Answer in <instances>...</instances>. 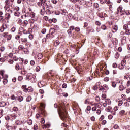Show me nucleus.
Wrapping results in <instances>:
<instances>
[{"label": "nucleus", "mask_w": 130, "mask_h": 130, "mask_svg": "<svg viewBox=\"0 0 130 130\" xmlns=\"http://www.w3.org/2000/svg\"><path fill=\"white\" fill-rule=\"evenodd\" d=\"M60 110L61 114L59 116L62 120H64L66 119V104L63 101H62L60 104Z\"/></svg>", "instance_id": "f257e3e1"}, {"label": "nucleus", "mask_w": 130, "mask_h": 130, "mask_svg": "<svg viewBox=\"0 0 130 130\" xmlns=\"http://www.w3.org/2000/svg\"><path fill=\"white\" fill-rule=\"evenodd\" d=\"M63 15L64 16H66V10L64 9H60L59 11H55V15Z\"/></svg>", "instance_id": "f03ea898"}, {"label": "nucleus", "mask_w": 130, "mask_h": 130, "mask_svg": "<svg viewBox=\"0 0 130 130\" xmlns=\"http://www.w3.org/2000/svg\"><path fill=\"white\" fill-rule=\"evenodd\" d=\"M117 14L118 15H120V16H123L124 13H122V7H119L117 9Z\"/></svg>", "instance_id": "7ed1b4c3"}, {"label": "nucleus", "mask_w": 130, "mask_h": 130, "mask_svg": "<svg viewBox=\"0 0 130 130\" xmlns=\"http://www.w3.org/2000/svg\"><path fill=\"white\" fill-rule=\"evenodd\" d=\"M50 123L48 122L46 123V124H44L42 126V128L43 129H46V128H49V127H50Z\"/></svg>", "instance_id": "20e7f679"}, {"label": "nucleus", "mask_w": 130, "mask_h": 130, "mask_svg": "<svg viewBox=\"0 0 130 130\" xmlns=\"http://www.w3.org/2000/svg\"><path fill=\"white\" fill-rule=\"evenodd\" d=\"M118 30V27L117 26V25H115L112 29V31L113 32V33H115V32H116V31H117Z\"/></svg>", "instance_id": "39448f33"}, {"label": "nucleus", "mask_w": 130, "mask_h": 130, "mask_svg": "<svg viewBox=\"0 0 130 130\" xmlns=\"http://www.w3.org/2000/svg\"><path fill=\"white\" fill-rule=\"evenodd\" d=\"M121 43L122 44H125L126 43V37L123 36L121 39Z\"/></svg>", "instance_id": "423d86ee"}, {"label": "nucleus", "mask_w": 130, "mask_h": 130, "mask_svg": "<svg viewBox=\"0 0 130 130\" xmlns=\"http://www.w3.org/2000/svg\"><path fill=\"white\" fill-rule=\"evenodd\" d=\"M45 12V6L43 5V9H41L40 11V14L42 16L44 15V12Z\"/></svg>", "instance_id": "0eeeda50"}, {"label": "nucleus", "mask_w": 130, "mask_h": 130, "mask_svg": "<svg viewBox=\"0 0 130 130\" xmlns=\"http://www.w3.org/2000/svg\"><path fill=\"white\" fill-rule=\"evenodd\" d=\"M34 76L32 75V73H28L26 75V79L27 80H30V78H31Z\"/></svg>", "instance_id": "6e6552de"}, {"label": "nucleus", "mask_w": 130, "mask_h": 130, "mask_svg": "<svg viewBox=\"0 0 130 130\" xmlns=\"http://www.w3.org/2000/svg\"><path fill=\"white\" fill-rule=\"evenodd\" d=\"M49 33L50 34H51V35H52V36H53V34H54V33H55V29L54 28H51L49 30Z\"/></svg>", "instance_id": "1a4fd4ad"}, {"label": "nucleus", "mask_w": 130, "mask_h": 130, "mask_svg": "<svg viewBox=\"0 0 130 130\" xmlns=\"http://www.w3.org/2000/svg\"><path fill=\"white\" fill-rule=\"evenodd\" d=\"M24 98H23V96H17V98H16V100H18V101H19V102H21V101H23Z\"/></svg>", "instance_id": "9d476101"}, {"label": "nucleus", "mask_w": 130, "mask_h": 130, "mask_svg": "<svg viewBox=\"0 0 130 130\" xmlns=\"http://www.w3.org/2000/svg\"><path fill=\"white\" fill-rule=\"evenodd\" d=\"M37 57L38 59H42V58L43 57V54H42L41 53H39L37 55Z\"/></svg>", "instance_id": "9b49d317"}, {"label": "nucleus", "mask_w": 130, "mask_h": 130, "mask_svg": "<svg viewBox=\"0 0 130 130\" xmlns=\"http://www.w3.org/2000/svg\"><path fill=\"white\" fill-rule=\"evenodd\" d=\"M29 80L31 83H35V82H36V78H35V76H34L30 78Z\"/></svg>", "instance_id": "f8f14e48"}, {"label": "nucleus", "mask_w": 130, "mask_h": 130, "mask_svg": "<svg viewBox=\"0 0 130 130\" xmlns=\"http://www.w3.org/2000/svg\"><path fill=\"white\" fill-rule=\"evenodd\" d=\"M7 105V103L5 102H0V107H5Z\"/></svg>", "instance_id": "ddd939ff"}, {"label": "nucleus", "mask_w": 130, "mask_h": 130, "mask_svg": "<svg viewBox=\"0 0 130 130\" xmlns=\"http://www.w3.org/2000/svg\"><path fill=\"white\" fill-rule=\"evenodd\" d=\"M103 88L104 89V90H105V92H106L107 90H108V89H109L108 88V85H106V84H104L103 86Z\"/></svg>", "instance_id": "4468645a"}, {"label": "nucleus", "mask_w": 130, "mask_h": 130, "mask_svg": "<svg viewBox=\"0 0 130 130\" xmlns=\"http://www.w3.org/2000/svg\"><path fill=\"white\" fill-rule=\"evenodd\" d=\"M27 92H33V88H32V87H29L28 88H27L26 89V91Z\"/></svg>", "instance_id": "2eb2a0df"}, {"label": "nucleus", "mask_w": 130, "mask_h": 130, "mask_svg": "<svg viewBox=\"0 0 130 130\" xmlns=\"http://www.w3.org/2000/svg\"><path fill=\"white\" fill-rule=\"evenodd\" d=\"M60 43V42H59V41L58 40H56L54 43V46L56 47V46H58V45H59V44Z\"/></svg>", "instance_id": "dca6fc26"}, {"label": "nucleus", "mask_w": 130, "mask_h": 130, "mask_svg": "<svg viewBox=\"0 0 130 130\" xmlns=\"http://www.w3.org/2000/svg\"><path fill=\"white\" fill-rule=\"evenodd\" d=\"M124 89H125V87H123V85H121L119 86V90L120 91H123V90H124Z\"/></svg>", "instance_id": "f3484780"}, {"label": "nucleus", "mask_w": 130, "mask_h": 130, "mask_svg": "<svg viewBox=\"0 0 130 130\" xmlns=\"http://www.w3.org/2000/svg\"><path fill=\"white\" fill-rule=\"evenodd\" d=\"M120 115L122 116L124 115V113H125V111L124 110H122L119 112Z\"/></svg>", "instance_id": "a211bd4d"}, {"label": "nucleus", "mask_w": 130, "mask_h": 130, "mask_svg": "<svg viewBox=\"0 0 130 130\" xmlns=\"http://www.w3.org/2000/svg\"><path fill=\"white\" fill-rule=\"evenodd\" d=\"M6 16H7V17H6V19L8 20V19H10L11 18V14L10 13H6Z\"/></svg>", "instance_id": "6ab92c4d"}, {"label": "nucleus", "mask_w": 130, "mask_h": 130, "mask_svg": "<svg viewBox=\"0 0 130 130\" xmlns=\"http://www.w3.org/2000/svg\"><path fill=\"white\" fill-rule=\"evenodd\" d=\"M15 69L16 70V71H19V70H20V66L19 65V64L17 63L16 64Z\"/></svg>", "instance_id": "aec40b11"}, {"label": "nucleus", "mask_w": 130, "mask_h": 130, "mask_svg": "<svg viewBox=\"0 0 130 130\" xmlns=\"http://www.w3.org/2000/svg\"><path fill=\"white\" fill-rule=\"evenodd\" d=\"M3 83L4 85H7V84H8V79H4L3 80Z\"/></svg>", "instance_id": "412c9836"}, {"label": "nucleus", "mask_w": 130, "mask_h": 130, "mask_svg": "<svg viewBox=\"0 0 130 130\" xmlns=\"http://www.w3.org/2000/svg\"><path fill=\"white\" fill-rule=\"evenodd\" d=\"M75 31H76V32H80V31L81 30V29L79 27H76V28H74Z\"/></svg>", "instance_id": "4be33fe9"}, {"label": "nucleus", "mask_w": 130, "mask_h": 130, "mask_svg": "<svg viewBox=\"0 0 130 130\" xmlns=\"http://www.w3.org/2000/svg\"><path fill=\"white\" fill-rule=\"evenodd\" d=\"M112 87H113V88H116V83H115V82L113 81L112 82Z\"/></svg>", "instance_id": "5701e85b"}, {"label": "nucleus", "mask_w": 130, "mask_h": 130, "mask_svg": "<svg viewBox=\"0 0 130 130\" xmlns=\"http://www.w3.org/2000/svg\"><path fill=\"white\" fill-rule=\"evenodd\" d=\"M22 88L23 90H24L25 92H26V91H27V85H23L22 86Z\"/></svg>", "instance_id": "b1692460"}, {"label": "nucleus", "mask_w": 130, "mask_h": 130, "mask_svg": "<svg viewBox=\"0 0 130 130\" xmlns=\"http://www.w3.org/2000/svg\"><path fill=\"white\" fill-rule=\"evenodd\" d=\"M71 18H72V14H68L66 17V19H69V20H71Z\"/></svg>", "instance_id": "393cba45"}, {"label": "nucleus", "mask_w": 130, "mask_h": 130, "mask_svg": "<svg viewBox=\"0 0 130 130\" xmlns=\"http://www.w3.org/2000/svg\"><path fill=\"white\" fill-rule=\"evenodd\" d=\"M45 12H46V14H47V15H49L51 13V12H50V10L49 9H47Z\"/></svg>", "instance_id": "a878e982"}, {"label": "nucleus", "mask_w": 130, "mask_h": 130, "mask_svg": "<svg viewBox=\"0 0 130 130\" xmlns=\"http://www.w3.org/2000/svg\"><path fill=\"white\" fill-rule=\"evenodd\" d=\"M18 110H19V109L17 107H14L13 108V111L15 112H16V111H18Z\"/></svg>", "instance_id": "bb28decb"}, {"label": "nucleus", "mask_w": 130, "mask_h": 130, "mask_svg": "<svg viewBox=\"0 0 130 130\" xmlns=\"http://www.w3.org/2000/svg\"><path fill=\"white\" fill-rule=\"evenodd\" d=\"M4 30H5V27H4V25H2L0 28V32H4Z\"/></svg>", "instance_id": "cd10ccee"}, {"label": "nucleus", "mask_w": 130, "mask_h": 130, "mask_svg": "<svg viewBox=\"0 0 130 130\" xmlns=\"http://www.w3.org/2000/svg\"><path fill=\"white\" fill-rule=\"evenodd\" d=\"M18 49L19 50H23V49H24V46H23L22 45H20L18 46Z\"/></svg>", "instance_id": "c85d7f7f"}, {"label": "nucleus", "mask_w": 130, "mask_h": 130, "mask_svg": "<svg viewBox=\"0 0 130 130\" xmlns=\"http://www.w3.org/2000/svg\"><path fill=\"white\" fill-rule=\"evenodd\" d=\"M21 41H22V42H24V43H26V42H27V41H28V40H27V38H24V39L22 38Z\"/></svg>", "instance_id": "c756f323"}, {"label": "nucleus", "mask_w": 130, "mask_h": 130, "mask_svg": "<svg viewBox=\"0 0 130 130\" xmlns=\"http://www.w3.org/2000/svg\"><path fill=\"white\" fill-rule=\"evenodd\" d=\"M101 4H106V2H107V0H100Z\"/></svg>", "instance_id": "7c9ffc66"}, {"label": "nucleus", "mask_w": 130, "mask_h": 130, "mask_svg": "<svg viewBox=\"0 0 130 130\" xmlns=\"http://www.w3.org/2000/svg\"><path fill=\"white\" fill-rule=\"evenodd\" d=\"M32 100V98L31 96H28L26 98L27 102H30V100Z\"/></svg>", "instance_id": "2f4dec72"}, {"label": "nucleus", "mask_w": 130, "mask_h": 130, "mask_svg": "<svg viewBox=\"0 0 130 130\" xmlns=\"http://www.w3.org/2000/svg\"><path fill=\"white\" fill-rule=\"evenodd\" d=\"M10 98L11 99H12V100H16V98H17V96H15V95H13L10 96Z\"/></svg>", "instance_id": "473e14b6"}, {"label": "nucleus", "mask_w": 130, "mask_h": 130, "mask_svg": "<svg viewBox=\"0 0 130 130\" xmlns=\"http://www.w3.org/2000/svg\"><path fill=\"white\" fill-rule=\"evenodd\" d=\"M23 34H29L30 31L26 30V29H24L23 31Z\"/></svg>", "instance_id": "72a5a7b5"}, {"label": "nucleus", "mask_w": 130, "mask_h": 130, "mask_svg": "<svg viewBox=\"0 0 130 130\" xmlns=\"http://www.w3.org/2000/svg\"><path fill=\"white\" fill-rule=\"evenodd\" d=\"M5 61H6L5 58H0V62H5Z\"/></svg>", "instance_id": "f704fd0d"}, {"label": "nucleus", "mask_w": 130, "mask_h": 130, "mask_svg": "<svg viewBox=\"0 0 130 130\" xmlns=\"http://www.w3.org/2000/svg\"><path fill=\"white\" fill-rule=\"evenodd\" d=\"M40 69H41L40 66H38L36 67V72H39V71H40Z\"/></svg>", "instance_id": "c9c22d12"}, {"label": "nucleus", "mask_w": 130, "mask_h": 130, "mask_svg": "<svg viewBox=\"0 0 130 130\" xmlns=\"http://www.w3.org/2000/svg\"><path fill=\"white\" fill-rule=\"evenodd\" d=\"M128 28V25H127V24H125V25L123 26V29H124V30H127Z\"/></svg>", "instance_id": "e433bc0d"}, {"label": "nucleus", "mask_w": 130, "mask_h": 130, "mask_svg": "<svg viewBox=\"0 0 130 130\" xmlns=\"http://www.w3.org/2000/svg\"><path fill=\"white\" fill-rule=\"evenodd\" d=\"M115 57L117 59L119 57V53H118V52L116 53V54H115Z\"/></svg>", "instance_id": "4c0bfd02"}, {"label": "nucleus", "mask_w": 130, "mask_h": 130, "mask_svg": "<svg viewBox=\"0 0 130 130\" xmlns=\"http://www.w3.org/2000/svg\"><path fill=\"white\" fill-rule=\"evenodd\" d=\"M12 39V35H9L7 36V40H11Z\"/></svg>", "instance_id": "58836bf2"}, {"label": "nucleus", "mask_w": 130, "mask_h": 130, "mask_svg": "<svg viewBox=\"0 0 130 130\" xmlns=\"http://www.w3.org/2000/svg\"><path fill=\"white\" fill-rule=\"evenodd\" d=\"M14 16L16 17H19V12L18 11L14 12Z\"/></svg>", "instance_id": "ea45409f"}, {"label": "nucleus", "mask_w": 130, "mask_h": 130, "mask_svg": "<svg viewBox=\"0 0 130 130\" xmlns=\"http://www.w3.org/2000/svg\"><path fill=\"white\" fill-rule=\"evenodd\" d=\"M95 24L98 26H100V25H101V22H100L99 21H95Z\"/></svg>", "instance_id": "a19ab883"}, {"label": "nucleus", "mask_w": 130, "mask_h": 130, "mask_svg": "<svg viewBox=\"0 0 130 130\" xmlns=\"http://www.w3.org/2000/svg\"><path fill=\"white\" fill-rule=\"evenodd\" d=\"M6 128L8 130L12 129V126L7 125H6Z\"/></svg>", "instance_id": "79ce46f5"}, {"label": "nucleus", "mask_w": 130, "mask_h": 130, "mask_svg": "<svg viewBox=\"0 0 130 130\" xmlns=\"http://www.w3.org/2000/svg\"><path fill=\"white\" fill-rule=\"evenodd\" d=\"M34 130L38 129V126L37 125V124H35V125L34 126Z\"/></svg>", "instance_id": "37998d69"}, {"label": "nucleus", "mask_w": 130, "mask_h": 130, "mask_svg": "<svg viewBox=\"0 0 130 130\" xmlns=\"http://www.w3.org/2000/svg\"><path fill=\"white\" fill-rule=\"evenodd\" d=\"M30 17H31V18H34L35 17V13L34 12L30 13Z\"/></svg>", "instance_id": "c03bdc74"}, {"label": "nucleus", "mask_w": 130, "mask_h": 130, "mask_svg": "<svg viewBox=\"0 0 130 130\" xmlns=\"http://www.w3.org/2000/svg\"><path fill=\"white\" fill-rule=\"evenodd\" d=\"M16 124H17V125H21V123L20 120H17L15 122Z\"/></svg>", "instance_id": "a18cd8bd"}, {"label": "nucleus", "mask_w": 130, "mask_h": 130, "mask_svg": "<svg viewBox=\"0 0 130 130\" xmlns=\"http://www.w3.org/2000/svg\"><path fill=\"white\" fill-rule=\"evenodd\" d=\"M37 5L38 6H39V7H42V5H44L43 3H41V2L40 1L38 2L37 3Z\"/></svg>", "instance_id": "49530a36"}, {"label": "nucleus", "mask_w": 130, "mask_h": 130, "mask_svg": "<svg viewBox=\"0 0 130 130\" xmlns=\"http://www.w3.org/2000/svg\"><path fill=\"white\" fill-rule=\"evenodd\" d=\"M20 10V7H15L14 8V11H16V12H18Z\"/></svg>", "instance_id": "de8ad7c7"}, {"label": "nucleus", "mask_w": 130, "mask_h": 130, "mask_svg": "<svg viewBox=\"0 0 130 130\" xmlns=\"http://www.w3.org/2000/svg\"><path fill=\"white\" fill-rule=\"evenodd\" d=\"M120 70H123L124 69V64H121V66H119Z\"/></svg>", "instance_id": "09e8293b"}, {"label": "nucleus", "mask_w": 130, "mask_h": 130, "mask_svg": "<svg viewBox=\"0 0 130 130\" xmlns=\"http://www.w3.org/2000/svg\"><path fill=\"white\" fill-rule=\"evenodd\" d=\"M28 37H29V39H30V40H32V39H33L34 38V36L32 34H30L29 35Z\"/></svg>", "instance_id": "8fccbe9b"}, {"label": "nucleus", "mask_w": 130, "mask_h": 130, "mask_svg": "<svg viewBox=\"0 0 130 130\" xmlns=\"http://www.w3.org/2000/svg\"><path fill=\"white\" fill-rule=\"evenodd\" d=\"M125 34H126V35H129L130 34L129 30L126 29V31H125V34H124V35H125Z\"/></svg>", "instance_id": "3c124183"}, {"label": "nucleus", "mask_w": 130, "mask_h": 130, "mask_svg": "<svg viewBox=\"0 0 130 130\" xmlns=\"http://www.w3.org/2000/svg\"><path fill=\"white\" fill-rule=\"evenodd\" d=\"M50 35H51L50 34V33H49V34H47V35L46 36V38H45L46 40L48 39L49 38V37H50Z\"/></svg>", "instance_id": "603ef678"}, {"label": "nucleus", "mask_w": 130, "mask_h": 130, "mask_svg": "<svg viewBox=\"0 0 130 130\" xmlns=\"http://www.w3.org/2000/svg\"><path fill=\"white\" fill-rule=\"evenodd\" d=\"M23 80V76H19L18 77V81H22Z\"/></svg>", "instance_id": "864d4df0"}, {"label": "nucleus", "mask_w": 130, "mask_h": 130, "mask_svg": "<svg viewBox=\"0 0 130 130\" xmlns=\"http://www.w3.org/2000/svg\"><path fill=\"white\" fill-rule=\"evenodd\" d=\"M87 81H92V80L93 79V77L90 76V77H88L87 78Z\"/></svg>", "instance_id": "5fc2aeb1"}, {"label": "nucleus", "mask_w": 130, "mask_h": 130, "mask_svg": "<svg viewBox=\"0 0 130 130\" xmlns=\"http://www.w3.org/2000/svg\"><path fill=\"white\" fill-rule=\"evenodd\" d=\"M87 7H92V2H88V4H87Z\"/></svg>", "instance_id": "6e6d98bb"}, {"label": "nucleus", "mask_w": 130, "mask_h": 130, "mask_svg": "<svg viewBox=\"0 0 130 130\" xmlns=\"http://www.w3.org/2000/svg\"><path fill=\"white\" fill-rule=\"evenodd\" d=\"M93 7H94V8H98L99 5H98V3H95L93 4Z\"/></svg>", "instance_id": "4d7b16f0"}, {"label": "nucleus", "mask_w": 130, "mask_h": 130, "mask_svg": "<svg viewBox=\"0 0 130 130\" xmlns=\"http://www.w3.org/2000/svg\"><path fill=\"white\" fill-rule=\"evenodd\" d=\"M39 92L41 94H44V90L42 89L39 90Z\"/></svg>", "instance_id": "13d9d810"}, {"label": "nucleus", "mask_w": 130, "mask_h": 130, "mask_svg": "<svg viewBox=\"0 0 130 130\" xmlns=\"http://www.w3.org/2000/svg\"><path fill=\"white\" fill-rule=\"evenodd\" d=\"M5 3L7 6H9L10 5V0H6Z\"/></svg>", "instance_id": "bf43d9fd"}, {"label": "nucleus", "mask_w": 130, "mask_h": 130, "mask_svg": "<svg viewBox=\"0 0 130 130\" xmlns=\"http://www.w3.org/2000/svg\"><path fill=\"white\" fill-rule=\"evenodd\" d=\"M101 28H102V30H106V26H105V25H103L101 26Z\"/></svg>", "instance_id": "052dcab7"}, {"label": "nucleus", "mask_w": 130, "mask_h": 130, "mask_svg": "<svg viewBox=\"0 0 130 130\" xmlns=\"http://www.w3.org/2000/svg\"><path fill=\"white\" fill-rule=\"evenodd\" d=\"M104 80L105 82H108V81H109V77H106L104 79Z\"/></svg>", "instance_id": "680f3d73"}, {"label": "nucleus", "mask_w": 130, "mask_h": 130, "mask_svg": "<svg viewBox=\"0 0 130 130\" xmlns=\"http://www.w3.org/2000/svg\"><path fill=\"white\" fill-rule=\"evenodd\" d=\"M42 34H45L46 33V29L44 28L42 30Z\"/></svg>", "instance_id": "e2e57ef3"}, {"label": "nucleus", "mask_w": 130, "mask_h": 130, "mask_svg": "<svg viewBox=\"0 0 130 130\" xmlns=\"http://www.w3.org/2000/svg\"><path fill=\"white\" fill-rule=\"evenodd\" d=\"M13 60H15V61H18V57H17L16 56H13Z\"/></svg>", "instance_id": "0e129e2a"}, {"label": "nucleus", "mask_w": 130, "mask_h": 130, "mask_svg": "<svg viewBox=\"0 0 130 130\" xmlns=\"http://www.w3.org/2000/svg\"><path fill=\"white\" fill-rule=\"evenodd\" d=\"M125 14H126V15H127V16L129 15H130V11L129 10L126 11Z\"/></svg>", "instance_id": "69168bd1"}, {"label": "nucleus", "mask_w": 130, "mask_h": 130, "mask_svg": "<svg viewBox=\"0 0 130 130\" xmlns=\"http://www.w3.org/2000/svg\"><path fill=\"white\" fill-rule=\"evenodd\" d=\"M0 50L3 52V51H5V47H1L0 48Z\"/></svg>", "instance_id": "338daca9"}, {"label": "nucleus", "mask_w": 130, "mask_h": 130, "mask_svg": "<svg viewBox=\"0 0 130 130\" xmlns=\"http://www.w3.org/2000/svg\"><path fill=\"white\" fill-rule=\"evenodd\" d=\"M86 109L87 111H90V110H91V106H88L86 108Z\"/></svg>", "instance_id": "774afa93"}]
</instances>
